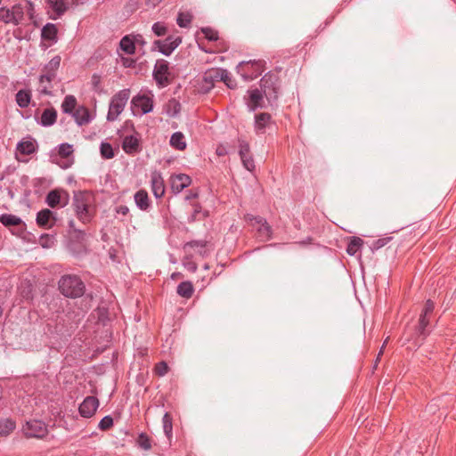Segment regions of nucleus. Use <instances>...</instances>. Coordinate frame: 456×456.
<instances>
[{
	"label": "nucleus",
	"mask_w": 456,
	"mask_h": 456,
	"mask_svg": "<svg viewBox=\"0 0 456 456\" xmlns=\"http://www.w3.org/2000/svg\"><path fill=\"white\" fill-rule=\"evenodd\" d=\"M71 206L76 217L84 224H89L97 213L95 197L89 191H74Z\"/></svg>",
	"instance_id": "nucleus-1"
},
{
	"label": "nucleus",
	"mask_w": 456,
	"mask_h": 456,
	"mask_svg": "<svg viewBox=\"0 0 456 456\" xmlns=\"http://www.w3.org/2000/svg\"><path fill=\"white\" fill-rule=\"evenodd\" d=\"M58 287L60 292L66 297L77 298L84 295L86 286L82 280L75 274H66L61 277Z\"/></svg>",
	"instance_id": "nucleus-2"
},
{
	"label": "nucleus",
	"mask_w": 456,
	"mask_h": 456,
	"mask_svg": "<svg viewBox=\"0 0 456 456\" xmlns=\"http://www.w3.org/2000/svg\"><path fill=\"white\" fill-rule=\"evenodd\" d=\"M130 97V90L123 89L117 93L111 99L109 111L107 114V119L109 121H114L118 118L119 114L124 110V108Z\"/></svg>",
	"instance_id": "nucleus-3"
},
{
	"label": "nucleus",
	"mask_w": 456,
	"mask_h": 456,
	"mask_svg": "<svg viewBox=\"0 0 456 456\" xmlns=\"http://www.w3.org/2000/svg\"><path fill=\"white\" fill-rule=\"evenodd\" d=\"M253 228L256 230L257 238L262 241L269 240L272 238V227L266 222V220L259 216H253L247 214L244 217Z\"/></svg>",
	"instance_id": "nucleus-4"
},
{
	"label": "nucleus",
	"mask_w": 456,
	"mask_h": 456,
	"mask_svg": "<svg viewBox=\"0 0 456 456\" xmlns=\"http://www.w3.org/2000/svg\"><path fill=\"white\" fill-rule=\"evenodd\" d=\"M237 71L243 77L244 80H253L263 73L264 61H241L237 67Z\"/></svg>",
	"instance_id": "nucleus-5"
},
{
	"label": "nucleus",
	"mask_w": 456,
	"mask_h": 456,
	"mask_svg": "<svg viewBox=\"0 0 456 456\" xmlns=\"http://www.w3.org/2000/svg\"><path fill=\"white\" fill-rule=\"evenodd\" d=\"M153 77L157 85L160 87H165L171 84L173 76L167 61L160 59L156 61L153 69Z\"/></svg>",
	"instance_id": "nucleus-6"
},
{
	"label": "nucleus",
	"mask_w": 456,
	"mask_h": 456,
	"mask_svg": "<svg viewBox=\"0 0 456 456\" xmlns=\"http://www.w3.org/2000/svg\"><path fill=\"white\" fill-rule=\"evenodd\" d=\"M260 86L269 102H274L278 99L280 87L276 77L273 76H265L260 81Z\"/></svg>",
	"instance_id": "nucleus-7"
},
{
	"label": "nucleus",
	"mask_w": 456,
	"mask_h": 456,
	"mask_svg": "<svg viewBox=\"0 0 456 456\" xmlns=\"http://www.w3.org/2000/svg\"><path fill=\"white\" fill-rule=\"evenodd\" d=\"M182 43L181 37L169 36L165 40H155L152 50L158 49L162 54L169 56Z\"/></svg>",
	"instance_id": "nucleus-8"
},
{
	"label": "nucleus",
	"mask_w": 456,
	"mask_h": 456,
	"mask_svg": "<svg viewBox=\"0 0 456 456\" xmlns=\"http://www.w3.org/2000/svg\"><path fill=\"white\" fill-rule=\"evenodd\" d=\"M23 15V10L20 5H14L12 9L6 7L0 8V20L4 23L18 25L22 20Z\"/></svg>",
	"instance_id": "nucleus-9"
},
{
	"label": "nucleus",
	"mask_w": 456,
	"mask_h": 456,
	"mask_svg": "<svg viewBox=\"0 0 456 456\" xmlns=\"http://www.w3.org/2000/svg\"><path fill=\"white\" fill-rule=\"evenodd\" d=\"M61 56H54L50 61L45 64L43 69V74L39 77V82L43 85L45 82L50 84L56 77V71L61 64Z\"/></svg>",
	"instance_id": "nucleus-10"
},
{
	"label": "nucleus",
	"mask_w": 456,
	"mask_h": 456,
	"mask_svg": "<svg viewBox=\"0 0 456 456\" xmlns=\"http://www.w3.org/2000/svg\"><path fill=\"white\" fill-rule=\"evenodd\" d=\"M24 433L28 437H37L41 438L45 436L47 433V428L45 424L37 419H32L27 421L25 427L23 428Z\"/></svg>",
	"instance_id": "nucleus-11"
},
{
	"label": "nucleus",
	"mask_w": 456,
	"mask_h": 456,
	"mask_svg": "<svg viewBox=\"0 0 456 456\" xmlns=\"http://www.w3.org/2000/svg\"><path fill=\"white\" fill-rule=\"evenodd\" d=\"M69 193L64 190H53L46 196V203L51 208L65 207L69 203Z\"/></svg>",
	"instance_id": "nucleus-12"
},
{
	"label": "nucleus",
	"mask_w": 456,
	"mask_h": 456,
	"mask_svg": "<svg viewBox=\"0 0 456 456\" xmlns=\"http://www.w3.org/2000/svg\"><path fill=\"white\" fill-rule=\"evenodd\" d=\"M239 154L244 167L248 171L255 169V162L250 154V149L248 143L242 140H239Z\"/></svg>",
	"instance_id": "nucleus-13"
},
{
	"label": "nucleus",
	"mask_w": 456,
	"mask_h": 456,
	"mask_svg": "<svg viewBox=\"0 0 456 456\" xmlns=\"http://www.w3.org/2000/svg\"><path fill=\"white\" fill-rule=\"evenodd\" d=\"M99 407V400L94 396H86L79 405L78 411L82 417L91 418Z\"/></svg>",
	"instance_id": "nucleus-14"
},
{
	"label": "nucleus",
	"mask_w": 456,
	"mask_h": 456,
	"mask_svg": "<svg viewBox=\"0 0 456 456\" xmlns=\"http://www.w3.org/2000/svg\"><path fill=\"white\" fill-rule=\"evenodd\" d=\"M171 190L177 194L191 183V178L185 174H179L171 176Z\"/></svg>",
	"instance_id": "nucleus-15"
},
{
	"label": "nucleus",
	"mask_w": 456,
	"mask_h": 456,
	"mask_svg": "<svg viewBox=\"0 0 456 456\" xmlns=\"http://www.w3.org/2000/svg\"><path fill=\"white\" fill-rule=\"evenodd\" d=\"M37 224L44 229H50L55 224V218L53 216V211L48 208H45L40 210L37 214Z\"/></svg>",
	"instance_id": "nucleus-16"
},
{
	"label": "nucleus",
	"mask_w": 456,
	"mask_h": 456,
	"mask_svg": "<svg viewBox=\"0 0 456 456\" xmlns=\"http://www.w3.org/2000/svg\"><path fill=\"white\" fill-rule=\"evenodd\" d=\"M151 191L153 195L159 199L165 193V184L161 174L158 171H154L151 175Z\"/></svg>",
	"instance_id": "nucleus-17"
},
{
	"label": "nucleus",
	"mask_w": 456,
	"mask_h": 456,
	"mask_svg": "<svg viewBox=\"0 0 456 456\" xmlns=\"http://www.w3.org/2000/svg\"><path fill=\"white\" fill-rule=\"evenodd\" d=\"M134 108H140L142 114H147L153 109V101L147 95H136L132 99L131 102Z\"/></svg>",
	"instance_id": "nucleus-18"
},
{
	"label": "nucleus",
	"mask_w": 456,
	"mask_h": 456,
	"mask_svg": "<svg viewBox=\"0 0 456 456\" xmlns=\"http://www.w3.org/2000/svg\"><path fill=\"white\" fill-rule=\"evenodd\" d=\"M428 325L429 317L425 315H419V323L415 329V335L417 336V339L419 340L417 343H419V345L429 334V330L428 329Z\"/></svg>",
	"instance_id": "nucleus-19"
},
{
	"label": "nucleus",
	"mask_w": 456,
	"mask_h": 456,
	"mask_svg": "<svg viewBox=\"0 0 456 456\" xmlns=\"http://www.w3.org/2000/svg\"><path fill=\"white\" fill-rule=\"evenodd\" d=\"M71 115L80 126L89 124L92 120L90 111L85 106H78Z\"/></svg>",
	"instance_id": "nucleus-20"
},
{
	"label": "nucleus",
	"mask_w": 456,
	"mask_h": 456,
	"mask_svg": "<svg viewBox=\"0 0 456 456\" xmlns=\"http://www.w3.org/2000/svg\"><path fill=\"white\" fill-rule=\"evenodd\" d=\"M138 42L139 38L137 37L126 35L121 38L119 47L125 53L134 54L135 53V45Z\"/></svg>",
	"instance_id": "nucleus-21"
},
{
	"label": "nucleus",
	"mask_w": 456,
	"mask_h": 456,
	"mask_svg": "<svg viewBox=\"0 0 456 456\" xmlns=\"http://www.w3.org/2000/svg\"><path fill=\"white\" fill-rule=\"evenodd\" d=\"M272 117L269 113H259L255 117V129L257 134L265 133V128L270 125Z\"/></svg>",
	"instance_id": "nucleus-22"
},
{
	"label": "nucleus",
	"mask_w": 456,
	"mask_h": 456,
	"mask_svg": "<svg viewBox=\"0 0 456 456\" xmlns=\"http://www.w3.org/2000/svg\"><path fill=\"white\" fill-rule=\"evenodd\" d=\"M57 119V111L53 107L47 108L44 110L39 124L43 126H53Z\"/></svg>",
	"instance_id": "nucleus-23"
},
{
	"label": "nucleus",
	"mask_w": 456,
	"mask_h": 456,
	"mask_svg": "<svg viewBox=\"0 0 456 456\" xmlns=\"http://www.w3.org/2000/svg\"><path fill=\"white\" fill-rule=\"evenodd\" d=\"M58 29L55 24L47 23L45 24L41 30V38L43 40L52 41L53 43L57 42Z\"/></svg>",
	"instance_id": "nucleus-24"
},
{
	"label": "nucleus",
	"mask_w": 456,
	"mask_h": 456,
	"mask_svg": "<svg viewBox=\"0 0 456 456\" xmlns=\"http://www.w3.org/2000/svg\"><path fill=\"white\" fill-rule=\"evenodd\" d=\"M0 222L6 227L20 226V232L24 230L25 224L17 216L12 214H3L0 216Z\"/></svg>",
	"instance_id": "nucleus-25"
},
{
	"label": "nucleus",
	"mask_w": 456,
	"mask_h": 456,
	"mask_svg": "<svg viewBox=\"0 0 456 456\" xmlns=\"http://www.w3.org/2000/svg\"><path fill=\"white\" fill-rule=\"evenodd\" d=\"M248 106L250 110L263 107V94L258 89L249 91V101Z\"/></svg>",
	"instance_id": "nucleus-26"
},
{
	"label": "nucleus",
	"mask_w": 456,
	"mask_h": 456,
	"mask_svg": "<svg viewBox=\"0 0 456 456\" xmlns=\"http://www.w3.org/2000/svg\"><path fill=\"white\" fill-rule=\"evenodd\" d=\"M32 94L28 89H20L15 95V101L19 107L27 108L31 102Z\"/></svg>",
	"instance_id": "nucleus-27"
},
{
	"label": "nucleus",
	"mask_w": 456,
	"mask_h": 456,
	"mask_svg": "<svg viewBox=\"0 0 456 456\" xmlns=\"http://www.w3.org/2000/svg\"><path fill=\"white\" fill-rule=\"evenodd\" d=\"M47 4L56 14V17H53V19L61 17L68 10V4L65 0H47Z\"/></svg>",
	"instance_id": "nucleus-28"
},
{
	"label": "nucleus",
	"mask_w": 456,
	"mask_h": 456,
	"mask_svg": "<svg viewBox=\"0 0 456 456\" xmlns=\"http://www.w3.org/2000/svg\"><path fill=\"white\" fill-rule=\"evenodd\" d=\"M134 202L141 210H147L150 208V199L145 190H139L134 194Z\"/></svg>",
	"instance_id": "nucleus-29"
},
{
	"label": "nucleus",
	"mask_w": 456,
	"mask_h": 456,
	"mask_svg": "<svg viewBox=\"0 0 456 456\" xmlns=\"http://www.w3.org/2000/svg\"><path fill=\"white\" fill-rule=\"evenodd\" d=\"M191 206L192 208V213L188 218L189 223L205 219L208 216V212L203 211L202 207L199 202H191Z\"/></svg>",
	"instance_id": "nucleus-30"
},
{
	"label": "nucleus",
	"mask_w": 456,
	"mask_h": 456,
	"mask_svg": "<svg viewBox=\"0 0 456 456\" xmlns=\"http://www.w3.org/2000/svg\"><path fill=\"white\" fill-rule=\"evenodd\" d=\"M122 148L128 154L136 152L139 148L138 139L133 135L126 136L122 142Z\"/></svg>",
	"instance_id": "nucleus-31"
},
{
	"label": "nucleus",
	"mask_w": 456,
	"mask_h": 456,
	"mask_svg": "<svg viewBox=\"0 0 456 456\" xmlns=\"http://www.w3.org/2000/svg\"><path fill=\"white\" fill-rule=\"evenodd\" d=\"M176 292L180 297L188 299L192 297L194 288L191 281H183L177 286Z\"/></svg>",
	"instance_id": "nucleus-32"
},
{
	"label": "nucleus",
	"mask_w": 456,
	"mask_h": 456,
	"mask_svg": "<svg viewBox=\"0 0 456 456\" xmlns=\"http://www.w3.org/2000/svg\"><path fill=\"white\" fill-rule=\"evenodd\" d=\"M226 78H228V72L224 69L208 70L205 73V77H204L205 81H208V80L226 81Z\"/></svg>",
	"instance_id": "nucleus-33"
},
{
	"label": "nucleus",
	"mask_w": 456,
	"mask_h": 456,
	"mask_svg": "<svg viewBox=\"0 0 456 456\" xmlns=\"http://www.w3.org/2000/svg\"><path fill=\"white\" fill-rule=\"evenodd\" d=\"M77 102L76 97L69 94L65 96L61 103V110L64 113L72 114L77 108Z\"/></svg>",
	"instance_id": "nucleus-34"
},
{
	"label": "nucleus",
	"mask_w": 456,
	"mask_h": 456,
	"mask_svg": "<svg viewBox=\"0 0 456 456\" xmlns=\"http://www.w3.org/2000/svg\"><path fill=\"white\" fill-rule=\"evenodd\" d=\"M16 428L12 419H0V436H9Z\"/></svg>",
	"instance_id": "nucleus-35"
},
{
	"label": "nucleus",
	"mask_w": 456,
	"mask_h": 456,
	"mask_svg": "<svg viewBox=\"0 0 456 456\" xmlns=\"http://www.w3.org/2000/svg\"><path fill=\"white\" fill-rule=\"evenodd\" d=\"M170 145L179 151H183L186 148V142L183 133L175 132L170 138Z\"/></svg>",
	"instance_id": "nucleus-36"
},
{
	"label": "nucleus",
	"mask_w": 456,
	"mask_h": 456,
	"mask_svg": "<svg viewBox=\"0 0 456 456\" xmlns=\"http://www.w3.org/2000/svg\"><path fill=\"white\" fill-rule=\"evenodd\" d=\"M17 151L23 155H30L36 151L35 142L33 140L21 141L17 145Z\"/></svg>",
	"instance_id": "nucleus-37"
},
{
	"label": "nucleus",
	"mask_w": 456,
	"mask_h": 456,
	"mask_svg": "<svg viewBox=\"0 0 456 456\" xmlns=\"http://www.w3.org/2000/svg\"><path fill=\"white\" fill-rule=\"evenodd\" d=\"M363 245V240L359 237H352L347 244L346 253L354 256Z\"/></svg>",
	"instance_id": "nucleus-38"
},
{
	"label": "nucleus",
	"mask_w": 456,
	"mask_h": 456,
	"mask_svg": "<svg viewBox=\"0 0 456 456\" xmlns=\"http://www.w3.org/2000/svg\"><path fill=\"white\" fill-rule=\"evenodd\" d=\"M100 152L101 156L106 159H110L115 156L111 144L106 142L101 143Z\"/></svg>",
	"instance_id": "nucleus-39"
},
{
	"label": "nucleus",
	"mask_w": 456,
	"mask_h": 456,
	"mask_svg": "<svg viewBox=\"0 0 456 456\" xmlns=\"http://www.w3.org/2000/svg\"><path fill=\"white\" fill-rule=\"evenodd\" d=\"M206 240H191L185 244V248H195L196 251L200 255H204L206 253Z\"/></svg>",
	"instance_id": "nucleus-40"
},
{
	"label": "nucleus",
	"mask_w": 456,
	"mask_h": 456,
	"mask_svg": "<svg viewBox=\"0 0 456 456\" xmlns=\"http://www.w3.org/2000/svg\"><path fill=\"white\" fill-rule=\"evenodd\" d=\"M192 20V15L189 12H179L176 22L181 28H188Z\"/></svg>",
	"instance_id": "nucleus-41"
},
{
	"label": "nucleus",
	"mask_w": 456,
	"mask_h": 456,
	"mask_svg": "<svg viewBox=\"0 0 456 456\" xmlns=\"http://www.w3.org/2000/svg\"><path fill=\"white\" fill-rule=\"evenodd\" d=\"M181 110V104L175 99H172L167 103V112L169 116L175 117Z\"/></svg>",
	"instance_id": "nucleus-42"
},
{
	"label": "nucleus",
	"mask_w": 456,
	"mask_h": 456,
	"mask_svg": "<svg viewBox=\"0 0 456 456\" xmlns=\"http://www.w3.org/2000/svg\"><path fill=\"white\" fill-rule=\"evenodd\" d=\"M163 429L167 436H170L172 434V417L169 413L166 412L162 419Z\"/></svg>",
	"instance_id": "nucleus-43"
},
{
	"label": "nucleus",
	"mask_w": 456,
	"mask_h": 456,
	"mask_svg": "<svg viewBox=\"0 0 456 456\" xmlns=\"http://www.w3.org/2000/svg\"><path fill=\"white\" fill-rule=\"evenodd\" d=\"M137 444L143 450L151 448V439L145 433H141L137 438Z\"/></svg>",
	"instance_id": "nucleus-44"
},
{
	"label": "nucleus",
	"mask_w": 456,
	"mask_h": 456,
	"mask_svg": "<svg viewBox=\"0 0 456 456\" xmlns=\"http://www.w3.org/2000/svg\"><path fill=\"white\" fill-rule=\"evenodd\" d=\"M391 240H392V237H384V238L378 239L371 243V245L370 246V248L372 252L379 250V248L386 246Z\"/></svg>",
	"instance_id": "nucleus-45"
},
{
	"label": "nucleus",
	"mask_w": 456,
	"mask_h": 456,
	"mask_svg": "<svg viewBox=\"0 0 456 456\" xmlns=\"http://www.w3.org/2000/svg\"><path fill=\"white\" fill-rule=\"evenodd\" d=\"M152 31L156 36L161 37L167 34V28L163 22L158 21L152 25Z\"/></svg>",
	"instance_id": "nucleus-46"
},
{
	"label": "nucleus",
	"mask_w": 456,
	"mask_h": 456,
	"mask_svg": "<svg viewBox=\"0 0 456 456\" xmlns=\"http://www.w3.org/2000/svg\"><path fill=\"white\" fill-rule=\"evenodd\" d=\"M168 365L166 362H159L155 365L154 371L159 377H163L168 372Z\"/></svg>",
	"instance_id": "nucleus-47"
},
{
	"label": "nucleus",
	"mask_w": 456,
	"mask_h": 456,
	"mask_svg": "<svg viewBox=\"0 0 456 456\" xmlns=\"http://www.w3.org/2000/svg\"><path fill=\"white\" fill-rule=\"evenodd\" d=\"M201 32L204 35V37L209 41H216L218 39L217 31L210 28H202Z\"/></svg>",
	"instance_id": "nucleus-48"
},
{
	"label": "nucleus",
	"mask_w": 456,
	"mask_h": 456,
	"mask_svg": "<svg viewBox=\"0 0 456 456\" xmlns=\"http://www.w3.org/2000/svg\"><path fill=\"white\" fill-rule=\"evenodd\" d=\"M113 426V419L110 416L103 417L99 422L98 428L101 430H108Z\"/></svg>",
	"instance_id": "nucleus-49"
},
{
	"label": "nucleus",
	"mask_w": 456,
	"mask_h": 456,
	"mask_svg": "<svg viewBox=\"0 0 456 456\" xmlns=\"http://www.w3.org/2000/svg\"><path fill=\"white\" fill-rule=\"evenodd\" d=\"M72 146L69 143H61L59 146V155L62 158H67L72 153Z\"/></svg>",
	"instance_id": "nucleus-50"
},
{
	"label": "nucleus",
	"mask_w": 456,
	"mask_h": 456,
	"mask_svg": "<svg viewBox=\"0 0 456 456\" xmlns=\"http://www.w3.org/2000/svg\"><path fill=\"white\" fill-rule=\"evenodd\" d=\"M434 309H435V305H434L433 301L428 299V300H427L424 309H423L422 313L420 314V315H425V316L429 317V315L432 314Z\"/></svg>",
	"instance_id": "nucleus-51"
},
{
	"label": "nucleus",
	"mask_w": 456,
	"mask_h": 456,
	"mask_svg": "<svg viewBox=\"0 0 456 456\" xmlns=\"http://www.w3.org/2000/svg\"><path fill=\"white\" fill-rule=\"evenodd\" d=\"M121 61L126 68H134L135 65V61L128 57H121Z\"/></svg>",
	"instance_id": "nucleus-52"
},
{
	"label": "nucleus",
	"mask_w": 456,
	"mask_h": 456,
	"mask_svg": "<svg viewBox=\"0 0 456 456\" xmlns=\"http://www.w3.org/2000/svg\"><path fill=\"white\" fill-rule=\"evenodd\" d=\"M199 197V190L198 189H191L190 190L186 196H185V200H195Z\"/></svg>",
	"instance_id": "nucleus-53"
},
{
	"label": "nucleus",
	"mask_w": 456,
	"mask_h": 456,
	"mask_svg": "<svg viewBox=\"0 0 456 456\" xmlns=\"http://www.w3.org/2000/svg\"><path fill=\"white\" fill-rule=\"evenodd\" d=\"M116 211L118 214H120L122 216H126L129 212V208L126 206L121 205L116 208Z\"/></svg>",
	"instance_id": "nucleus-54"
},
{
	"label": "nucleus",
	"mask_w": 456,
	"mask_h": 456,
	"mask_svg": "<svg viewBox=\"0 0 456 456\" xmlns=\"http://www.w3.org/2000/svg\"><path fill=\"white\" fill-rule=\"evenodd\" d=\"M387 342V339L385 340L383 346H381V348H380V350H379V352L378 354V356H377V359H376V362H375V366H374L375 368L377 367L378 362L380 360V357L383 354L384 348L386 346Z\"/></svg>",
	"instance_id": "nucleus-55"
},
{
	"label": "nucleus",
	"mask_w": 456,
	"mask_h": 456,
	"mask_svg": "<svg viewBox=\"0 0 456 456\" xmlns=\"http://www.w3.org/2000/svg\"><path fill=\"white\" fill-rule=\"evenodd\" d=\"M226 86L230 88H232L234 86V83L232 79L230 77V75L228 74V78H226V81H224Z\"/></svg>",
	"instance_id": "nucleus-56"
},
{
	"label": "nucleus",
	"mask_w": 456,
	"mask_h": 456,
	"mask_svg": "<svg viewBox=\"0 0 456 456\" xmlns=\"http://www.w3.org/2000/svg\"><path fill=\"white\" fill-rule=\"evenodd\" d=\"M160 2V0H146V4L148 6H156Z\"/></svg>",
	"instance_id": "nucleus-57"
},
{
	"label": "nucleus",
	"mask_w": 456,
	"mask_h": 456,
	"mask_svg": "<svg viewBox=\"0 0 456 456\" xmlns=\"http://www.w3.org/2000/svg\"><path fill=\"white\" fill-rule=\"evenodd\" d=\"M41 94H45V95H50L51 92L48 90L47 86H42Z\"/></svg>",
	"instance_id": "nucleus-58"
},
{
	"label": "nucleus",
	"mask_w": 456,
	"mask_h": 456,
	"mask_svg": "<svg viewBox=\"0 0 456 456\" xmlns=\"http://www.w3.org/2000/svg\"><path fill=\"white\" fill-rule=\"evenodd\" d=\"M99 82H100V77L95 76V75H94L93 76V83H94V85L96 86Z\"/></svg>",
	"instance_id": "nucleus-59"
},
{
	"label": "nucleus",
	"mask_w": 456,
	"mask_h": 456,
	"mask_svg": "<svg viewBox=\"0 0 456 456\" xmlns=\"http://www.w3.org/2000/svg\"><path fill=\"white\" fill-rule=\"evenodd\" d=\"M135 37H137L139 38V42L137 44H139V45L145 44V42L143 41L142 37L141 35H136Z\"/></svg>",
	"instance_id": "nucleus-60"
},
{
	"label": "nucleus",
	"mask_w": 456,
	"mask_h": 456,
	"mask_svg": "<svg viewBox=\"0 0 456 456\" xmlns=\"http://www.w3.org/2000/svg\"><path fill=\"white\" fill-rule=\"evenodd\" d=\"M69 226L71 229H73L74 231H77V230L75 229V222H74L73 220H70V221L69 222Z\"/></svg>",
	"instance_id": "nucleus-61"
},
{
	"label": "nucleus",
	"mask_w": 456,
	"mask_h": 456,
	"mask_svg": "<svg viewBox=\"0 0 456 456\" xmlns=\"http://www.w3.org/2000/svg\"><path fill=\"white\" fill-rule=\"evenodd\" d=\"M49 238V235L48 234H44L40 237V240H43L44 239H48Z\"/></svg>",
	"instance_id": "nucleus-62"
},
{
	"label": "nucleus",
	"mask_w": 456,
	"mask_h": 456,
	"mask_svg": "<svg viewBox=\"0 0 456 456\" xmlns=\"http://www.w3.org/2000/svg\"><path fill=\"white\" fill-rule=\"evenodd\" d=\"M3 314V307L2 305H0V316Z\"/></svg>",
	"instance_id": "nucleus-63"
}]
</instances>
